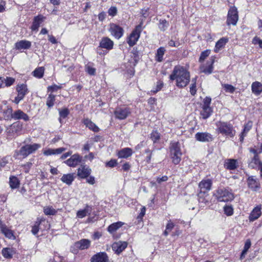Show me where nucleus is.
Here are the masks:
<instances>
[{
  "mask_svg": "<svg viewBox=\"0 0 262 262\" xmlns=\"http://www.w3.org/2000/svg\"><path fill=\"white\" fill-rule=\"evenodd\" d=\"M171 80L176 81V85L179 88L187 86L190 81L189 72L183 67L176 66L169 76Z\"/></svg>",
  "mask_w": 262,
  "mask_h": 262,
  "instance_id": "1",
  "label": "nucleus"
},
{
  "mask_svg": "<svg viewBox=\"0 0 262 262\" xmlns=\"http://www.w3.org/2000/svg\"><path fill=\"white\" fill-rule=\"evenodd\" d=\"M216 131L227 137L233 138L235 135V130L232 124L228 122L217 121L215 123Z\"/></svg>",
  "mask_w": 262,
  "mask_h": 262,
  "instance_id": "2",
  "label": "nucleus"
},
{
  "mask_svg": "<svg viewBox=\"0 0 262 262\" xmlns=\"http://www.w3.org/2000/svg\"><path fill=\"white\" fill-rule=\"evenodd\" d=\"M214 195L219 202H229L234 199L233 194L228 189L224 188L218 189Z\"/></svg>",
  "mask_w": 262,
  "mask_h": 262,
  "instance_id": "3",
  "label": "nucleus"
},
{
  "mask_svg": "<svg viewBox=\"0 0 262 262\" xmlns=\"http://www.w3.org/2000/svg\"><path fill=\"white\" fill-rule=\"evenodd\" d=\"M143 21L137 25L135 29L132 31L129 36L127 38V43L130 47L134 46L140 37V33L142 31Z\"/></svg>",
  "mask_w": 262,
  "mask_h": 262,
  "instance_id": "4",
  "label": "nucleus"
},
{
  "mask_svg": "<svg viewBox=\"0 0 262 262\" xmlns=\"http://www.w3.org/2000/svg\"><path fill=\"white\" fill-rule=\"evenodd\" d=\"M40 147V145L37 143L27 144L22 146L18 151L17 155H20L23 158H26L29 155L34 152Z\"/></svg>",
  "mask_w": 262,
  "mask_h": 262,
  "instance_id": "5",
  "label": "nucleus"
},
{
  "mask_svg": "<svg viewBox=\"0 0 262 262\" xmlns=\"http://www.w3.org/2000/svg\"><path fill=\"white\" fill-rule=\"evenodd\" d=\"M91 245V241L88 239H82L74 243L71 248V251L74 254H77L79 250L88 249Z\"/></svg>",
  "mask_w": 262,
  "mask_h": 262,
  "instance_id": "6",
  "label": "nucleus"
},
{
  "mask_svg": "<svg viewBox=\"0 0 262 262\" xmlns=\"http://www.w3.org/2000/svg\"><path fill=\"white\" fill-rule=\"evenodd\" d=\"M238 19V15L237 8L233 6L230 8L227 15L226 23L228 26L232 25L235 26Z\"/></svg>",
  "mask_w": 262,
  "mask_h": 262,
  "instance_id": "7",
  "label": "nucleus"
},
{
  "mask_svg": "<svg viewBox=\"0 0 262 262\" xmlns=\"http://www.w3.org/2000/svg\"><path fill=\"white\" fill-rule=\"evenodd\" d=\"M16 91L17 92V96L15 97L13 102L17 104L24 99L25 95L28 94V90L26 84H20L17 85Z\"/></svg>",
  "mask_w": 262,
  "mask_h": 262,
  "instance_id": "8",
  "label": "nucleus"
},
{
  "mask_svg": "<svg viewBox=\"0 0 262 262\" xmlns=\"http://www.w3.org/2000/svg\"><path fill=\"white\" fill-rule=\"evenodd\" d=\"M131 113L129 108L128 107H117L114 111V115L116 118L119 120L126 119Z\"/></svg>",
  "mask_w": 262,
  "mask_h": 262,
  "instance_id": "9",
  "label": "nucleus"
},
{
  "mask_svg": "<svg viewBox=\"0 0 262 262\" xmlns=\"http://www.w3.org/2000/svg\"><path fill=\"white\" fill-rule=\"evenodd\" d=\"M109 31L117 39L120 38L124 33L123 29L120 26L114 23L110 25Z\"/></svg>",
  "mask_w": 262,
  "mask_h": 262,
  "instance_id": "10",
  "label": "nucleus"
},
{
  "mask_svg": "<svg viewBox=\"0 0 262 262\" xmlns=\"http://www.w3.org/2000/svg\"><path fill=\"white\" fill-rule=\"evenodd\" d=\"M212 184V182L210 179H205L201 181L199 184V187L200 189V192L199 196L201 198V195L202 193H205L211 189Z\"/></svg>",
  "mask_w": 262,
  "mask_h": 262,
  "instance_id": "11",
  "label": "nucleus"
},
{
  "mask_svg": "<svg viewBox=\"0 0 262 262\" xmlns=\"http://www.w3.org/2000/svg\"><path fill=\"white\" fill-rule=\"evenodd\" d=\"M91 173V169L86 165L81 164L77 169V176L81 179L87 178Z\"/></svg>",
  "mask_w": 262,
  "mask_h": 262,
  "instance_id": "12",
  "label": "nucleus"
},
{
  "mask_svg": "<svg viewBox=\"0 0 262 262\" xmlns=\"http://www.w3.org/2000/svg\"><path fill=\"white\" fill-rule=\"evenodd\" d=\"M82 160V157L78 154H74L72 155L71 157L65 161V163L67 165L70 167H75L78 165Z\"/></svg>",
  "mask_w": 262,
  "mask_h": 262,
  "instance_id": "13",
  "label": "nucleus"
},
{
  "mask_svg": "<svg viewBox=\"0 0 262 262\" xmlns=\"http://www.w3.org/2000/svg\"><path fill=\"white\" fill-rule=\"evenodd\" d=\"M214 62V59L211 58L208 60L206 64H202L200 66L201 72L208 75L211 74L213 71Z\"/></svg>",
  "mask_w": 262,
  "mask_h": 262,
  "instance_id": "14",
  "label": "nucleus"
},
{
  "mask_svg": "<svg viewBox=\"0 0 262 262\" xmlns=\"http://www.w3.org/2000/svg\"><path fill=\"white\" fill-rule=\"evenodd\" d=\"M127 246L126 242L119 241L112 245V249L117 254H120Z\"/></svg>",
  "mask_w": 262,
  "mask_h": 262,
  "instance_id": "15",
  "label": "nucleus"
},
{
  "mask_svg": "<svg viewBox=\"0 0 262 262\" xmlns=\"http://www.w3.org/2000/svg\"><path fill=\"white\" fill-rule=\"evenodd\" d=\"M91 262H109V259L105 252H99L91 257Z\"/></svg>",
  "mask_w": 262,
  "mask_h": 262,
  "instance_id": "16",
  "label": "nucleus"
},
{
  "mask_svg": "<svg viewBox=\"0 0 262 262\" xmlns=\"http://www.w3.org/2000/svg\"><path fill=\"white\" fill-rule=\"evenodd\" d=\"M196 140L200 142H210L213 140L212 136L208 133H197L195 135Z\"/></svg>",
  "mask_w": 262,
  "mask_h": 262,
  "instance_id": "17",
  "label": "nucleus"
},
{
  "mask_svg": "<svg viewBox=\"0 0 262 262\" xmlns=\"http://www.w3.org/2000/svg\"><path fill=\"white\" fill-rule=\"evenodd\" d=\"M99 46L106 50L110 51L113 48L114 42L107 37H103L101 39Z\"/></svg>",
  "mask_w": 262,
  "mask_h": 262,
  "instance_id": "18",
  "label": "nucleus"
},
{
  "mask_svg": "<svg viewBox=\"0 0 262 262\" xmlns=\"http://www.w3.org/2000/svg\"><path fill=\"white\" fill-rule=\"evenodd\" d=\"M248 187L253 191H256L260 188L258 180L254 176L249 177L247 179Z\"/></svg>",
  "mask_w": 262,
  "mask_h": 262,
  "instance_id": "19",
  "label": "nucleus"
},
{
  "mask_svg": "<svg viewBox=\"0 0 262 262\" xmlns=\"http://www.w3.org/2000/svg\"><path fill=\"white\" fill-rule=\"evenodd\" d=\"M0 230L5 236L9 239H14L15 238L13 232L11 230L9 229L5 224H3L0 220Z\"/></svg>",
  "mask_w": 262,
  "mask_h": 262,
  "instance_id": "20",
  "label": "nucleus"
},
{
  "mask_svg": "<svg viewBox=\"0 0 262 262\" xmlns=\"http://www.w3.org/2000/svg\"><path fill=\"white\" fill-rule=\"evenodd\" d=\"M45 19V17H44L42 15H38L35 17H34L33 19V21L32 25L31 26V29L32 31H37L38 30L39 27H40V24L44 21Z\"/></svg>",
  "mask_w": 262,
  "mask_h": 262,
  "instance_id": "21",
  "label": "nucleus"
},
{
  "mask_svg": "<svg viewBox=\"0 0 262 262\" xmlns=\"http://www.w3.org/2000/svg\"><path fill=\"white\" fill-rule=\"evenodd\" d=\"M12 119L14 120L23 119L25 121H27L29 120V117L27 114L21 110H18L13 113Z\"/></svg>",
  "mask_w": 262,
  "mask_h": 262,
  "instance_id": "22",
  "label": "nucleus"
},
{
  "mask_svg": "<svg viewBox=\"0 0 262 262\" xmlns=\"http://www.w3.org/2000/svg\"><path fill=\"white\" fill-rule=\"evenodd\" d=\"M31 46V42L26 40H22L15 43V47L17 50L28 49Z\"/></svg>",
  "mask_w": 262,
  "mask_h": 262,
  "instance_id": "23",
  "label": "nucleus"
},
{
  "mask_svg": "<svg viewBox=\"0 0 262 262\" xmlns=\"http://www.w3.org/2000/svg\"><path fill=\"white\" fill-rule=\"evenodd\" d=\"M74 173L64 174L61 178V181L68 185H71L75 178Z\"/></svg>",
  "mask_w": 262,
  "mask_h": 262,
  "instance_id": "24",
  "label": "nucleus"
},
{
  "mask_svg": "<svg viewBox=\"0 0 262 262\" xmlns=\"http://www.w3.org/2000/svg\"><path fill=\"white\" fill-rule=\"evenodd\" d=\"M169 149L170 154H177L182 156L180 144L178 142L171 143Z\"/></svg>",
  "mask_w": 262,
  "mask_h": 262,
  "instance_id": "25",
  "label": "nucleus"
},
{
  "mask_svg": "<svg viewBox=\"0 0 262 262\" xmlns=\"http://www.w3.org/2000/svg\"><path fill=\"white\" fill-rule=\"evenodd\" d=\"M91 212L92 207L87 205L84 209L79 210L77 212L76 216L78 218L82 219L86 216L87 215H90Z\"/></svg>",
  "mask_w": 262,
  "mask_h": 262,
  "instance_id": "26",
  "label": "nucleus"
},
{
  "mask_svg": "<svg viewBox=\"0 0 262 262\" xmlns=\"http://www.w3.org/2000/svg\"><path fill=\"white\" fill-rule=\"evenodd\" d=\"M225 167L229 170H234L237 167V160L233 159H227L224 164Z\"/></svg>",
  "mask_w": 262,
  "mask_h": 262,
  "instance_id": "27",
  "label": "nucleus"
},
{
  "mask_svg": "<svg viewBox=\"0 0 262 262\" xmlns=\"http://www.w3.org/2000/svg\"><path fill=\"white\" fill-rule=\"evenodd\" d=\"M261 208L259 207H255L250 213L249 219L250 221H254L257 220L261 215Z\"/></svg>",
  "mask_w": 262,
  "mask_h": 262,
  "instance_id": "28",
  "label": "nucleus"
},
{
  "mask_svg": "<svg viewBox=\"0 0 262 262\" xmlns=\"http://www.w3.org/2000/svg\"><path fill=\"white\" fill-rule=\"evenodd\" d=\"M228 41V38L227 37H222L220 38L216 43L214 52L217 53L222 48H223L226 43Z\"/></svg>",
  "mask_w": 262,
  "mask_h": 262,
  "instance_id": "29",
  "label": "nucleus"
},
{
  "mask_svg": "<svg viewBox=\"0 0 262 262\" xmlns=\"http://www.w3.org/2000/svg\"><path fill=\"white\" fill-rule=\"evenodd\" d=\"M132 154V149L130 148L126 147L120 150L118 153V156L121 158H127L130 157Z\"/></svg>",
  "mask_w": 262,
  "mask_h": 262,
  "instance_id": "30",
  "label": "nucleus"
},
{
  "mask_svg": "<svg viewBox=\"0 0 262 262\" xmlns=\"http://www.w3.org/2000/svg\"><path fill=\"white\" fill-rule=\"evenodd\" d=\"M212 112V109L210 106H202V110L200 114L203 119H206L211 116Z\"/></svg>",
  "mask_w": 262,
  "mask_h": 262,
  "instance_id": "31",
  "label": "nucleus"
},
{
  "mask_svg": "<svg viewBox=\"0 0 262 262\" xmlns=\"http://www.w3.org/2000/svg\"><path fill=\"white\" fill-rule=\"evenodd\" d=\"M252 93L256 95H259L262 92V84L258 81L252 83L251 85Z\"/></svg>",
  "mask_w": 262,
  "mask_h": 262,
  "instance_id": "32",
  "label": "nucleus"
},
{
  "mask_svg": "<svg viewBox=\"0 0 262 262\" xmlns=\"http://www.w3.org/2000/svg\"><path fill=\"white\" fill-rule=\"evenodd\" d=\"M261 164H262V163L260 161L259 155H256L253 156L251 161L249 163V167L252 168H255L257 166H259V167Z\"/></svg>",
  "mask_w": 262,
  "mask_h": 262,
  "instance_id": "33",
  "label": "nucleus"
},
{
  "mask_svg": "<svg viewBox=\"0 0 262 262\" xmlns=\"http://www.w3.org/2000/svg\"><path fill=\"white\" fill-rule=\"evenodd\" d=\"M83 122L86 126L89 127L91 130L96 133L99 132V127L94 123L92 122L91 120L89 119H84Z\"/></svg>",
  "mask_w": 262,
  "mask_h": 262,
  "instance_id": "34",
  "label": "nucleus"
},
{
  "mask_svg": "<svg viewBox=\"0 0 262 262\" xmlns=\"http://www.w3.org/2000/svg\"><path fill=\"white\" fill-rule=\"evenodd\" d=\"M123 224L124 223L121 222L113 223L108 227L107 231L110 233H113L114 232L120 228Z\"/></svg>",
  "mask_w": 262,
  "mask_h": 262,
  "instance_id": "35",
  "label": "nucleus"
},
{
  "mask_svg": "<svg viewBox=\"0 0 262 262\" xmlns=\"http://www.w3.org/2000/svg\"><path fill=\"white\" fill-rule=\"evenodd\" d=\"M13 114V110L11 107H7L6 109L3 110V118L6 120L12 119Z\"/></svg>",
  "mask_w": 262,
  "mask_h": 262,
  "instance_id": "36",
  "label": "nucleus"
},
{
  "mask_svg": "<svg viewBox=\"0 0 262 262\" xmlns=\"http://www.w3.org/2000/svg\"><path fill=\"white\" fill-rule=\"evenodd\" d=\"M165 52L164 47L159 48L157 51L155 59L158 62H162L163 60V56Z\"/></svg>",
  "mask_w": 262,
  "mask_h": 262,
  "instance_id": "37",
  "label": "nucleus"
},
{
  "mask_svg": "<svg viewBox=\"0 0 262 262\" xmlns=\"http://www.w3.org/2000/svg\"><path fill=\"white\" fill-rule=\"evenodd\" d=\"M9 184L12 189H15L19 185V181L15 176H11L9 178Z\"/></svg>",
  "mask_w": 262,
  "mask_h": 262,
  "instance_id": "38",
  "label": "nucleus"
},
{
  "mask_svg": "<svg viewBox=\"0 0 262 262\" xmlns=\"http://www.w3.org/2000/svg\"><path fill=\"white\" fill-rule=\"evenodd\" d=\"M2 254L6 258H11L13 256V250L10 248H3L2 251Z\"/></svg>",
  "mask_w": 262,
  "mask_h": 262,
  "instance_id": "39",
  "label": "nucleus"
},
{
  "mask_svg": "<svg viewBox=\"0 0 262 262\" xmlns=\"http://www.w3.org/2000/svg\"><path fill=\"white\" fill-rule=\"evenodd\" d=\"M44 73V68L39 67L36 68L33 72V76L35 77L41 78L43 77Z\"/></svg>",
  "mask_w": 262,
  "mask_h": 262,
  "instance_id": "40",
  "label": "nucleus"
},
{
  "mask_svg": "<svg viewBox=\"0 0 262 262\" xmlns=\"http://www.w3.org/2000/svg\"><path fill=\"white\" fill-rule=\"evenodd\" d=\"M43 212L46 215H55L57 211L52 207H46L43 208Z\"/></svg>",
  "mask_w": 262,
  "mask_h": 262,
  "instance_id": "41",
  "label": "nucleus"
},
{
  "mask_svg": "<svg viewBox=\"0 0 262 262\" xmlns=\"http://www.w3.org/2000/svg\"><path fill=\"white\" fill-rule=\"evenodd\" d=\"M55 101V96L52 94H50L48 97L46 104L49 107H52Z\"/></svg>",
  "mask_w": 262,
  "mask_h": 262,
  "instance_id": "42",
  "label": "nucleus"
},
{
  "mask_svg": "<svg viewBox=\"0 0 262 262\" xmlns=\"http://www.w3.org/2000/svg\"><path fill=\"white\" fill-rule=\"evenodd\" d=\"M174 225L170 221L168 222L166 226V230L164 232V235L167 236L169 232L173 229Z\"/></svg>",
  "mask_w": 262,
  "mask_h": 262,
  "instance_id": "43",
  "label": "nucleus"
},
{
  "mask_svg": "<svg viewBox=\"0 0 262 262\" xmlns=\"http://www.w3.org/2000/svg\"><path fill=\"white\" fill-rule=\"evenodd\" d=\"M169 26V23L165 20H160L159 24V29L162 31H165Z\"/></svg>",
  "mask_w": 262,
  "mask_h": 262,
  "instance_id": "44",
  "label": "nucleus"
},
{
  "mask_svg": "<svg viewBox=\"0 0 262 262\" xmlns=\"http://www.w3.org/2000/svg\"><path fill=\"white\" fill-rule=\"evenodd\" d=\"M222 86L226 92L233 93L235 90V88L233 85L229 84H222Z\"/></svg>",
  "mask_w": 262,
  "mask_h": 262,
  "instance_id": "45",
  "label": "nucleus"
},
{
  "mask_svg": "<svg viewBox=\"0 0 262 262\" xmlns=\"http://www.w3.org/2000/svg\"><path fill=\"white\" fill-rule=\"evenodd\" d=\"M170 156L173 164L177 165L180 162L182 156L177 154H170Z\"/></svg>",
  "mask_w": 262,
  "mask_h": 262,
  "instance_id": "46",
  "label": "nucleus"
},
{
  "mask_svg": "<svg viewBox=\"0 0 262 262\" xmlns=\"http://www.w3.org/2000/svg\"><path fill=\"white\" fill-rule=\"evenodd\" d=\"M224 211L227 216H231L233 213V209L231 206L226 205L224 207Z\"/></svg>",
  "mask_w": 262,
  "mask_h": 262,
  "instance_id": "47",
  "label": "nucleus"
},
{
  "mask_svg": "<svg viewBox=\"0 0 262 262\" xmlns=\"http://www.w3.org/2000/svg\"><path fill=\"white\" fill-rule=\"evenodd\" d=\"M210 53V51L209 50H206L203 52H202L201 54L199 61L200 62H202L204 61V60L209 55Z\"/></svg>",
  "mask_w": 262,
  "mask_h": 262,
  "instance_id": "48",
  "label": "nucleus"
},
{
  "mask_svg": "<svg viewBox=\"0 0 262 262\" xmlns=\"http://www.w3.org/2000/svg\"><path fill=\"white\" fill-rule=\"evenodd\" d=\"M15 82V79L12 77H7L5 78V87L12 85Z\"/></svg>",
  "mask_w": 262,
  "mask_h": 262,
  "instance_id": "49",
  "label": "nucleus"
},
{
  "mask_svg": "<svg viewBox=\"0 0 262 262\" xmlns=\"http://www.w3.org/2000/svg\"><path fill=\"white\" fill-rule=\"evenodd\" d=\"M59 113L60 117L66 118L70 114V112L67 108H64L62 110L59 109Z\"/></svg>",
  "mask_w": 262,
  "mask_h": 262,
  "instance_id": "50",
  "label": "nucleus"
},
{
  "mask_svg": "<svg viewBox=\"0 0 262 262\" xmlns=\"http://www.w3.org/2000/svg\"><path fill=\"white\" fill-rule=\"evenodd\" d=\"M41 220L35 222L34 225L32 227L31 232L33 234L36 235L39 231V226L40 224Z\"/></svg>",
  "mask_w": 262,
  "mask_h": 262,
  "instance_id": "51",
  "label": "nucleus"
},
{
  "mask_svg": "<svg viewBox=\"0 0 262 262\" xmlns=\"http://www.w3.org/2000/svg\"><path fill=\"white\" fill-rule=\"evenodd\" d=\"M160 134L157 131H153L150 134V138L154 143L160 139Z\"/></svg>",
  "mask_w": 262,
  "mask_h": 262,
  "instance_id": "52",
  "label": "nucleus"
},
{
  "mask_svg": "<svg viewBox=\"0 0 262 262\" xmlns=\"http://www.w3.org/2000/svg\"><path fill=\"white\" fill-rule=\"evenodd\" d=\"M85 71L90 75H95L96 74V69L89 65L85 66Z\"/></svg>",
  "mask_w": 262,
  "mask_h": 262,
  "instance_id": "53",
  "label": "nucleus"
},
{
  "mask_svg": "<svg viewBox=\"0 0 262 262\" xmlns=\"http://www.w3.org/2000/svg\"><path fill=\"white\" fill-rule=\"evenodd\" d=\"M108 14L109 15L113 17L117 14V9L115 6H112L108 10Z\"/></svg>",
  "mask_w": 262,
  "mask_h": 262,
  "instance_id": "54",
  "label": "nucleus"
},
{
  "mask_svg": "<svg viewBox=\"0 0 262 262\" xmlns=\"http://www.w3.org/2000/svg\"><path fill=\"white\" fill-rule=\"evenodd\" d=\"M61 88V86L54 84L53 85L48 86V91L55 92V91H57L58 90L60 89Z\"/></svg>",
  "mask_w": 262,
  "mask_h": 262,
  "instance_id": "55",
  "label": "nucleus"
},
{
  "mask_svg": "<svg viewBox=\"0 0 262 262\" xmlns=\"http://www.w3.org/2000/svg\"><path fill=\"white\" fill-rule=\"evenodd\" d=\"M251 245V243L250 239H247L245 242L244 249H243L244 252H245V251L247 252L248 251L249 249L250 248Z\"/></svg>",
  "mask_w": 262,
  "mask_h": 262,
  "instance_id": "56",
  "label": "nucleus"
},
{
  "mask_svg": "<svg viewBox=\"0 0 262 262\" xmlns=\"http://www.w3.org/2000/svg\"><path fill=\"white\" fill-rule=\"evenodd\" d=\"M251 127H252V122H248L246 125H245L244 129L242 132H243L244 133L247 134V132H248L250 130V129L251 128Z\"/></svg>",
  "mask_w": 262,
  "mask_h": 262,
  "instance_id": "57",
  "label": "nucleus"
},
{
  "mask_svg": "<svg viewBox=\"0 0 262 262\" xmlns=\"http://www.w3.org/2000/svg\"><path fill=\"white\" fill-rule=\"evenodd\" d=\"M211 101V99L209 97H206L203 100V106H210Z\"/></svg>",
  "mask_w": 262,
  "mask_h": 262,
  "instance_id": "58",
  "label": "nucleus"
},
{
  "mask_svg": "<svg viewBox=\"0 0 262 262\" xmlns=\"http://www.w3.org/2000/svg\"><path fill=\"white\" fill-rule=\"evenodd\" d=\"M66 150V148L64 147H60L56 149H53L54 155H59L61 154L62 152Z\"/></svg>",
  "mask_w": 262,
  "mask_h": 262,
  "instance_id": "59",
  "label": "nucleus"
},
{
  "mask_svg": "<svg viewBox=\"0 0 262 262\" xmlns=\"http://www.w3.org/2000/svg\"><path fill=\"white\" fill-rule=\"evenodd\" d=\"M196 92V84L195 83H192L191 85V86L190 88V93L193 96H194Z\"/></svg>",
  "mask_w": 262,
  "mask_h": 262,
  "instance_id": "60",
  "label": "nucleus"
},
{
  "mask_svg": "<svg viewBox=\"0 0 262 262\" xmlns=\"http://www.w3.org/2000/svg\"><path fill=\"white\" fill-rule=\"evenodd\" d=\"M117 165V161L116 160H111L106 163V166L110 167H114Z\"/></svg>",
  "mask_w": 262,
  "mask_h": 262,
  "instance_id": "61",
  "label": "nucleus"
},
{
  "mask_svg": "<svg viewBox=\"0 0 262 262\" xmlns=\"http://www.w3.org/2000/svg\"><path fill=\"white\" fill-rule=\"evenodd\" d=\"M168 177L166 176H164L162 177L161 178L158 177L157 178V182L158 183L160 184L163 182L167 181L168 180Z\"/></svg>",
  "mask_w": 262,
  "mask_h": 262,
  "instance_id": "62",
  "label": "nucleus"
},
{
  "mask_svg": "<svg viewBox=\"0 0 262 262\" xmlns=\"http://www.w3.org/2000/svg\"><path fill=\"white\" fill-rule=\"evenodd\" d=\"M86 179V182L90 184L93 185L95 183V178L93 176H89Z\"/></svg>",
  "mask_w": 262,
  "mask_h": 262,
  "instance_id": "63",
  "label": "nucleus"
},
{
  "mask_svg": "<svg viewBox=\"0 0 262 262\" xmlns=\"http://www.w3.org/2000/svg\"><path fill=\"white\" fill-rule=\"evenodd\" d=\"M98 17L99 20L102 21L105 19L106 14L104 12H102L98 14Z\"/></svg>",
  "mask_w": 262,
  "mask_h": 262,
  "instance_id": "64",
  "label": "nucleus"
}]
</instances>
